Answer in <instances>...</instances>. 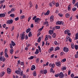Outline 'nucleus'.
I'll return each instance as SVG.
<instances>
[{
  "label": "nucleus",
  "mask_w": 78,
  "mask_h": 78,
  "mask_svg": "<svg viewBox=\"0 0 78 78\" xmlns=\"http://www.w3.org/2000/svg\"><path fill=\"white\" fill-rule=\"evenodd\" d=\"M63 51L66 52V53H68V51H69V48L66 47H64L63 49Z\"/></svg>",
  "instance_id": "f257e3e1"
},
{
  "label": "nucleus",
  "mask_w": 78,
  "mask_h": 78,
  "mask_svg": "<svg viewBox=\"0 0 78 78\" xmlns=\"http://www.w3.org/2000/svg\"><path fill=\"white\" fill-rule=\"evenodd\" d=\"M59 76V73H58L57 74H55V77H58V76Z\"/></svg>",
  "instance_id": "864d4df0"
},
{
  "label": "nucleus",
  "mask_w": 78,
  "mask_h": 78,
  "mask_svg": "<svg viewBox=\"0 0 78 78\" xmlns=\"http://www.w3.org/2000/svg\"><path fill=\"white\" fill-rule=\"evenodd\" d=\"M75 48L76 50H78V45H75Z\"/></svg>",
  "instance_id": "c03bdc74"
},
{
  "label": "nucleus",
  "mask_w": 78,
  "mask_h": 78,
  "mask_svg": "<svg viewBox=\"0 0 78 78\" xmlns=\"http://www.w3.org/2000/svg\"><path fill=\"white\" fill-rule=\"evenodd\" d=\"M64 76H65L66 78H67V74L65 73L64 74Z\"/></svg>",
  "instance_id": "49530a36"
},
{
  "label": "nucleus",
  "mask_w": 78,
  "mask_h": 78,
  "mask_svg": "<svg viewBox=\"0 0 78 78\" xmlns=\"http://www.w3.org/2000/svg\"><path fill=\"white\" fill-rule=\"evenodd\" d=\"M13 22V20H10L9 21H7L6 22L7 24H11Z\"/></svg>",
  "instance_id": "39448f33"
},
{
  "label": "nucleus",
  "mask_w": 78,
  "mask_h": 78,
  "mask_svg": "<svg viewBox=\"0 0 78 78\" xmlns=\"http://www.w3.org/2000/svg\"><path fill=\"white\" fill-rule=\"evenodd\" d=\"M75 58H78V55L77 54H76L75 55Z\"/></svg>",
  "instance_id": "e2e57ef3"
},
{
  "label": "nucleus",
  "mask_w": 78,
  "mask_h": 78,
  "mask_svg": "<svg viewBox=\"0 0 78 78\" xmlns=\"http://www.w3.org/2000/svg\"><path fill=\"white\" fill-rule=\"evenodd\" d=\"M55 6H56V7H58L59 6V3H58V2H57L56 3V4L55 5Z\"/></svg>",
  "instance_id": "3c124183"
},
{
  "label": "nucleus",
  "mask_w": 78,
  "mask_h": 78,
  "mask_svg": "<svg viewBox=\"0 0 78 78\" xmlns=\"http://www.w3.org/2000/svg\"><path fill=\"white\" fill-rule=\"evenodd\" d=\"M35 54H37L39 53V50L37 49L36 52H35Z\"/></svg>",
  "instance_id": "c756f323"
},
{
  "label": "nucleus",
  "mask_w": 78,
  "mask_h": 78,
  "mask_svg": "<svg viewBox=\"0 0 78 78\" xmlns=\"http://www.w3.org/2000/svg\"><path fill=\"white\" fill-rule=\"evenodd\" d=\"M59 77L60 78H64V74L62 72H61L59 73Z\"/></svg>",
  "instance_id": "7ed1b4c3"
},
{
  "label": "nucleus",
  "mask_w": 78,
  "mask_h": 78,
  "mask_svg": "<svg viewBox=\"0 0 78 78\" xmlns=\"http://www.w3.org/2000/svg\"><path fill=\"white\" fill-rule=\"evenodd\" d=\"M38 20H39V18H37L35 20V22H37Z\"/></svg>",
  "instance_id": "c9c22d12"
},
{
  "label": "nucleus",
  "mask_w": 78,
  "mask_h": 78,
  "mask_svg": "<svg viewBox=\"0 0 78 78\" xmlns=\"http://www.w3.org/2000/svg\"><path fill=\"white\" fill-rule=\"evenodd\" d=\"M64 70H66V67L65 66L63 67V68L62 69V71H64Z\"/></svg>",
  "instance_id": "f704fd0d"
},
{
  "label": "nucleus",
  "mask_w": 78,
  "mask_h": 78,
  "mask_svg": "<svg viewBox=\"0 0 78 78\" xmlns=\"http://www.w3.org/2000/svg\"><path fill=\"white\" fill-rule=\"evenodd\" d=\"M15 73H17V74H19L20 73V71L19 70H17L15 72Z\"/></svg>",
  "instance_id": "2f4dec72"
},
{
  "label": "nucleus",
  "mask_w": 78,
  "mask_h": 78,
  "mask_svg": "<svg viewBox=\"0 0 78 78\" xmlns=\"http://www.w3.org/2000/svg\"><path fill=\"white\" fill-rule=\"evenodd\" d=\"M48 36L47 35H46V38H45V39L44 40L45 41H47L48 40Z\"/></svg>",
  "instance_id": "7c9ffc66"
},
{
  "label": "nucleus",
  "mask_w": 78,
  "mask_h": 78,
  "mask_svg": "<svg viewBox=\"0 0 78 78\" xmlns=\"http://www.w3.org/2000/svg\"><path fill=\"white\" fill-rule=\"evenodd\" d=\"M49 14V10H48V11L47 12H46V13L44 14V15L45 16L46 15H48Z\"/></svg>",
  "instance_id": "cd10ccee"
},
{
  "label": "nucleus",
  "mask_w": 78,
  "mask_h": 78,
  "mask_svg": "<svg viewBox=\"0 0 78 78\" xmlns=\"http://www.w3.org/2000/svg\"><path fill=\"white\" fill-rule=\"evenodd\" d=\"M33 75L34 76H36L37 74H36V72L35 71L34 72Z\"/></svg>",
  "instance_id": "ea45409f"
},
{
  "label": "nucleus",
  "mask_w": 78,
  "mask_h": 78,
  "mask_svg": "<svg viewBox=\"0 0 78 78\" xmlns=\"http://www.w3.org/2000/svg\"><path fill=\"white\" fill-rule=\"evenodd\" d=\"M5 17V14L3 13L1 14V17Z\"/></svg>",
  "instance_id": "bb28decb"
},
{
  "label": "nucleus",
  "mask_w": 78,
  "mask_h": 78,
  "mask_svg": "<svg viewBox=\"0 0 78 78\" xmlns=\"http://www.w3.org/2000/svg\"><path fill=\"white\" fill-rule=\"evenodd\" d=\"M62 61L63 62H66V58H64V59H62Z\"/></svg>",
  "instance_id": "13d9d810"
},
{
  "label": "nucleus",
  "mask_w": 78,
  "mask_h": 78,
  "mask_svg": "<svg viewBox=\"0 0 78 78\" xmlns=\"http://www.w3.org/2000/svg\"><path fill=\"white\" fill-rule=\"evenodd\" d=\"M55 64L54 63H53L52 65V66H51V68L52 69H54V68H55Z\"/></svg>",
  "instance_id": "b1692460"
},
{
  "label": "nucleus",
  "mask_w": 78,
  "mask_h": 78,
  "mask_svg": "<svg viewBox=\"0 0 78 78\" xmlns=\"http://www.w3.org/2000/svg\"><path fill=\"white\" fill-rule=\"evenodd\" d=\"M10 17H14V14H11L10 15Z\"/></svg>",
  "instance_id": "37998d69"
},
{
  "label": "nucleus",
  "mask_w": 78,
  "mask_h": 78,
  "mask_svg": "<svg viewBox=\"0 0 78 78\" xmlns=\"http://www.w3.org/2000/svg\"><path fill=\"white\" fill-rule=\"evenodd\" d=\"M71 76L72 78H73V76H74V74H73V73L71 75Z\"/></svg>",
  "instance_id": "774afa93"
},
{
  "label": "nucleus",
  "mask_w": 78,
  "mask_h": 78,
  "mask_svg": "<svg viewBox=\"0 0 78 78\" xmlns=\"http://www.w3.org/2000/svg\"><path fill=\"white\" fill-rule=\"evenodd\" d=\"M41 73L42 74L44 73V74H46L47 73V70H44V71L43 70H41Z\"/></svg>",
  "instance_id": "423d86ee"
},
{
  "label": "nucleus",
  "mask_w": 78,
  "mask_h": 78,
  "mask_svg": "<svg viewBox=\"0 0 78 78\" xmlns=\"http://www.w3.org/2000/svg\"><path fill=\"white\" fill-rule=\"evenodd\" d=\"M35 69H36V67H35V66H34V65H33L31 66V70H34Z\"/></svg>",
  "instance_id": "9b49d317"
},
{
  "label": "nucleus",
  "mask_w": 78,
  "mask_h": 78,
  "mask_svg": "<svg viewBox=\"0 0 78 78\" xmlns=\"http://www.w3.org/2000/svg\"><path fill=\"white\" fill-rule=\"evenodd\" d=\"M30 30H31V29H30V28H29V29H27L26 30V33H29V32H30Z\"/></svg>",
  "instance_id": "412c9836"
},
{
  "label": "nucleus",
  "mask_w": 78,
  "mask_h": 78,
  "mask_svg": "<svg viewBox=\"0 0 78 78\" xmlns=\"http://www.w3.org/2000/svg\"><path fill=\"white\" fill-rule=\"evenodd\" d=\"M3 55V52H1L0 53V56H2Z\"/></svg>",
  "instance_id": "6e6d98bb"
},
{
  "label": "nucleus",
  "mask_w": 78,
  "mask_h": 78,
  "mask_svg": "<svg viewBox=\"0 0 78 78\" xmlns=\"http://www.w3.org/2000/svg\"><path fill=\"white\" fill-rule=\"evenodd\" d=\"M50 72H52L53 73H55V71H53V69L51 68L50 69Z\"/></svg>",
  "instance_id": "393cba45"
},
{
  "label": "nucleus",
  "mask_w": 78,
  "mask_h": 78,
  "mask_svg": "<svg viewBox=\"0 0 78 78\" xmlns=\"http://www.w3.org/2000/svg\"><path fill=\"white\" fill-rule=\"evenodd\" d=\"M60 28H61L60 26H55V28L56 30H59V29H60Z\"/></svg>",
  "instance_id": "a211bd4d"
},
{
  "label": "nucleus",
  "mask_w": 78,
  "mask_h": 78,
  "mask_svg": "<svg viewBox=\"0 0 78 78\" xmlns=\"http://www.w3.org/2000/svg\"><path fill=\"white\" fill-rule=\"evenodd\" d=\"M49 34L51 35L52 34H53V33H54V31H53V30H49Z\"/></svg>",
  "instance_id": "f8f14e48"
},
{
  "label": "nucleus",
  "mask_w": 78,
  "mask_h": 78,
  "mask_svg": "<svg viewBox=\"0 0 78 78\" xmlns=\"http://www.w3.org/2000/svg\"><path fill=\"white\" fill-rule=\"evenodd\" d=\"M65 16L66 18H69L70 17L69 13H66L65 15Z\"/></svg>",
  "instance_id": "4468645a"
},
{
  "label": "nucleus",
  "mask_w": 78,
  "mask_h": 78,
  "mask_svg": "<svg viewBox=\"0 0 78 78\" xmlns=\"http://www.w3.org/2000/svg\"><path fill=\"white\" fill-rule=\"evenodd\" d=\"M58 15L60 17H62L63 16V15L62 14H58Z\"/></svg>",
  "instance_id": "5fc2aeb1"
},
{
  "label": "nucleus",
  "mask_w": 78,
  "mask_h": 78,
  "mask_svg": "<svg viewBox=\"0 0 78 78\" xmlns=\"http://www.w3.org/2000/svg\"><path fill=\"white\" fill-rule=\"evenodd\" d=\"M28 36L29 37H31V36H32V34H31V33L30 32L29 33V34H28Z\"/></svg>",
  "instance_id": "58836bf2"
},
{
  "label": "nucleus",
  "mask_w": 78,
  "mask_h": 78,
  "mask_svg": "<svg viewBox=\"0 0 78 78\" xmlns=\"http://www.w3.org/2000/svg\"><path fill=\"white\" fill-rule=\"evenodd\" d=\"M76 8H73L72 9V11H73V12L76 11Z\"/></svg>",
  "instance_id": "a19ab883"
},
{
  "label": "nucleus",
  "mask_w": 78,
  "mask_h": 78,
  "mask_svg": "<svg viewBox=\"0 0 78 78\" xmlns=\"http://www.w3.org/2000/svg\"><path fill=\"white\" fill-rule=\"evenodd\" d=\"M43 28H44V26H42L41 28L39 29L38 30L39 31H41L43 29Z\"/></svg>",
  "instance_id": "473e14b6"
},
{
  "label": "nucleus",
  "mask_w": 78,
  "mask_h": 78,
  "mask_svg": "<svg viewBox=\"0 0 78 78\" xmlns=\"http://www.w3.org/2000/svg\"><path fill=\"white\" fill-rule=\"evenodd\" d=\"M64 53L62 52H61L60 54V56H62V55H63V54Z\"/></svg>",
  "instance_id": "0e129e2a"
},
{
  "label": "nucleus",
  "mask_w": 78,
  "mask_h": 78,
  "mask_svg": "<svg viewBox=\"0 0 78 78\" xmlns=\"http://www.w3.org/2000/svg\"><path fill=\"white\" fill-rule=\"evenodd\" d=\"M7 72L9 74H10L11 73V69L9 68H8L7 69Z\"/></svg>",
  "instance_id": "6e6552de"
},
{
  "label": "nucleus",
  "mask_w": 78,
  "mask_h": 78,
  "mask_svg": "<svg viewBox=\"0 0 78 78\" xmlns=\"http://www.w3.org/2000/svg\"><path fill=\"white\" fill-rule=\"evenodd\" d=\"M54 44H55V45H58V42H57V41H55L54 42Z\"/></svg>",
  "instance_id": "603ef678"
},
{
  "label": "nucleus",
  "mask_w": 78,
  "mask_h": 78,
  "mask_svg": "<svg viewBox=\"0 0 78 78\" xmlns=\"http://www.w3.org/2000/svg\"><path fill=\"white\" fill-rule=\"evenodd\" d=\"M50 19L51 22H53V20H54V18L53 17V16H51L50 17Z\"/></svg>",
  "instance_id": "1a4fd4ad"
},
{
  "label": "nucleus",
  "mask_w": 78,
  "mask_h": 78,
  "mask_svg": "<svg viewBox=\"0 0 78 78\" xmlns=\"http://www.w3.org/2000/svg\"><path fill=\"white\" fill-rule=\"evenodd\" d=\"M15 20L16 21H17V20H19V18L18 17L16 18H15Z\"/></svg>",
  "instance_id": "bf43d9fd"
},
{
  "label": "nucleus",
  "mask_w": 78,
  "mask_h": 78,
  "mask_svg": "<svg viewBox=\"0 0 78 78\" xmlns=\"http://www.w3.org/2000/svg\"><path fill=\"white\" fill-rule=\"evenodd\" d=\"M3 58H4V57L2 56L0 58V61H2L3 60Z\"/></svg>",
  "instance_id": "79ce46f5"
},
{
  "label": "nucleus",
  "mask_w": 78,
  "mask_h": 78,
  "mask_svg": "<svg viewBox=\"0 0 78 78\" xmlns=\"http://www.w3.org/2000/svg\"><path fill=\"white\" fill-rule=\"evenodd\" d=\"M49 50L50 51H53V47H51L50 48V49H49Z\"/></svg>",
  "instance_id": "a18cd8bd"
},
{
  "label": "nucleus",
  "mask_w": 78,
  "mask_h": 78,
  "mask_svg": "<svg viewBox=\"0 0 78 78\" xmlns=\"http://www.w3.org/2000/svg\"><path fill=\"white\" fill-rule=\"evenodd\" d=\"M34 58V56H31L30 57L28 58V59H33Z\"/></svg>",
  "instance_id": "72a5a7b5"
},
{
  "label": "nucleus",
  "mask_w": 78,
  "mask_h": 78,
  "mask_svg": "<svg viewBox=\"0 0 78 78\" xmlns=\"http://www.w3.org/2000/svg\"><path fill=\"white\" fill-rule=\"evenodd\" d=\"M8 52V49H5V53H7Z\"/></svg>",
  "instance_id": "de8ad7c7"
},
{
  "label": "nucleus",
  "mask_w": 78,
  "mask_h": 78,
  "mask_svg": "<svg viewBox=\"0 0 78 78\" xmlns=\"http://www.w3.org/2000/svg\"><path fill=\"white\" fill-rule=\"evenodd\" d=\"M10 47L11 49H12V45L11 43L10 44Z\"/></svg>",
  "instance_id": "052dcab7"
},
{
  "label": "nucleus",
  "mask_w": 78,
  "mask_h": 78,
  "mask_svg": "<svg viewBox=\"0 0 78 78\" xmlns=\"http://www.w3.org/2000/svg\"><path fill=\"white\" fill-rule=\"evenodd\" d=\"M11 44L12 45V46H15L16 45V43L14 42H13L12 41H11Z\"/></svg>",
  "instance_id": "f3484780"
},
{
  "label": "nucleus",
  "mask_w": 78,
  "mask_h": 78,
  "mask_svg": "<svg viewBox=\"0 0 78 78\" xmlns=\"http://www.w3.org/2000/svg\"><path fill=\"white\" fill-rule=\"evenodd\" d=\"M25 35L24 34H22L21 38L22 39H25Z\"/></svg>",
  "instance_id": "2eb2a0df"
},
{
  "label": "nucleus",
  "mask_w": 78,
  "mask_h": 78,
  "mask_svg": "<svg viewBox=\"0 0 78 78\" xmlns=\"http://www.w3.org/2000/svg\"><path fill=\"white\" fill-rule=\"evenodd\" d=\"M56 4V3L55 2V1H53L50 3L49 4V6L51 7V8H52L53 7V5H55Z\"/></svg>",
  "instance_id": "20e7f679"
},
{
  "label": "nucleus",
  "mask_w": 78,
  "mask_h": 78,
  "mask_svg": "<svg viewBox=\"0 0 78 78\" xmlns=\"http://www.w3.org/2000/svg\"><path fill=\"white\" fill-rule=\"evenodd\" d=\"M60 48L59 47H57L55 48V51H56L57 50H59Z\"/></svg>",
  "instance_id": "4be33fe9"
},
{
  "label": "nucleus",
  "mask_w": 78,
  "mask_h": 78,
  "mask_svg": "<svg viewBox=\"0 0 78 78\" xmlns=\"http://www.w3.org/2000/svg\"><path fill=\"white\" fill-rule=\"evenodd\" d=\"M71 47L72 49H73L75 48V45L73 43L71 44Z\"/></svg>",
  "instance_id": "5701e85b"
},
{
  "label": "nucleus",
  "mask_w": 78,
  "mask_h": 78,
  "mask_svg": "<svg viewBox=\"0 0 78 78\" xmlns=\"http://www.w3.org/2000/svg\"><path fill=\"white\" fill-rule=\"evenodd\" d=\"M75 39L76 40L77 39H78V34L77 33L76 34V37L75 38Z\"/></svg>",
  "instance_id": "6ab92c4d"
},
{
  "label": "nucleus",
  "mask_w": 78,
  "mask_h": 78,
  "mask_svg": "<svg viewBox=\"0 0 78 78\" xmlns=\"http://www.w3.org/2000/svg\"><path fill=\"white\" fill-rule=\"evenodd\" d=\"M76 0H73L72 1V3H73V5H74V4H75V1Z\"/></svg>",
  "instance_id": "4d7b16f0"
},
{
  "label": "nucleus",
  "mask_w": 78,
  "mask_h": 78,
  "mask_svg": "<svg viewBox=\"0 0 78 78\" xmlns=\"http://www.w3.org/2000/svg\"><path fill=\"white\" fill-rule=\"evenodd\" d=\"M14 51L13 49H11L10 50V52L11 54H12L13 53Z\"/></svg>",
  "instance_id": "c85d7f7f"
},
{
  "label": "nucleus",
  "mask_w": 78,
  "mask_h": 78,
  "mask_svg": "<svg viewBox=\"0 0 78 78\" xmlns=\"http://www.w3.org/2000/svg\"><path fill=\"white\" fill-rule=\"evenodd\" d=\"M21 66H23L24 65V62H22L21 63Z\"/></svg>",
  "instance_id": "680f3d73"
},
{
  "label": "nucleus",
  "mask_w": 78,
  "mask_h": 78,
  "mask_svg": "<svg viewBox=\"0 0 78 78\" xmlns=\"http://www.w3.org/2000/svg\"><path fill=\"white\" fill-rule=\"evenodd\" d=\"M41 37H39L38 40V42H41Z\"/></svg>",
  "instance_id": "e433bc0d"
},
{
  "label": "nucleus",
  "mask_w": 78,
  "mask_h": 78,
  "mask_svg": "<svg viewBox=\"0 0 78 78\" xmlns=\"http://www.w3.org/2000/svg\"><path fill=\"white\" fill-rule=\"evenodd\" d=\"M21 73H20V74L21 75H23V71L22 70H21V71H20Z\"/></svg>",
  "instance_id": "338daca9"
},
{
  "label": "nucleus",
  "mask_w": 78,
  "mask_h": 78,
  "mask_svg": "<svg viewBox=\"0 0 78 78\" xmlns=\"http://www.w3.org/2000/svg\"><path fill=\"white\" fill-rule=\"evenodd\" d=\"M65 34H68V33H70V30H65L64 31Z\"/></svg>",
  "instance_id": "9d476101"
},
{
  "label": "nucleus",
  "mask_w": 78,
  "mask_h": 78,
  "mask_svg": "<svg viewBox=\"0 0 78 78\" xmlns=\"http://www.w3.org/2000/svg\"><path fill=\"white\" fill-rule=\"evenodd\" d=\"M25 16L24 15H21L20 17V19H25Z\"/></svg>",
  "instance_id": "aec40b11"
},
{
  "label": "nucleus",
  "mask_w": 78,
  "mask_h": 78,
  "mask_svg": "<svg viewBox=\"0 0 78 78\" xmlns=\"http://www.w3.org/2000/svg\"><path fill=\"white\" fill-rule=\"evenodd\" d=\"M48 22L47 21H46L44 23V25H47V24H48Z\"/></svg>",
  "instance_id": "8fccbe9b"
},
{
  "label": "nucleus",
  "mask_w": 78,
  "mask_h": 78,
  "mask_svg": "<svg viewBox=\"0 0 78 78\" xmlns=\"http://www.w3.org/2000/svg\"><path fill=\"white\" fill-rule=\"evenodd\" d=\"M3 28H5L6 27V24H4L2 25Z\"/></svg>",
  "instance_id": "69168bd1"
},
{
  "label": "nucleus",
  "mask_w": 78,
  "mask_h": 78,
  "mask_svg": "<svg viewBox=\"0 0 78 78\" xmlns=\"http://www.w3.org/2000/svg\"><path fill=\"white\" fill-rule=\"evenodd\" d=\"M39 58H37L36 59V63H37V64H38V63H39Z\"/></svg>",
  "instance_id": "a878e982"
},
{
  "label": "nucleus",
  "mask_w": 78,
  "mask_h": 78,
  "mask_svg": "<svg viewBox=\"0 0 78 78\" xmlns=\"http://www.w3.org/2000/svg\"><path fill=\"white\" fill-rule=\"evenodd\" d=\"M4 2H5V1L4 0L0 1V4H2V3H4Z\"/></svg>",
  "instance_id": "09e8293b"
},
{
  "label": "nucleus",
  "mask_w": 78,
  "mask_h": 78,
  "mask_svg": "<svg viewBox=\"0 0 78 78\" xmlns=\"http://www.w3.org/2000/svg\"><path fill=\"white\" fill-rule=\"evenodd\" d=\"M4 75H5V73L4 72H2L0 74V76H1V77H2Z\"/></svg>",
  "instance_id": "ddd939ff"
},
{
  "label": "nucleus",
  "mask_w": 78,
  "mask_h": 78,
  "mask_svg": "<svg viewBox=\"0 0 78 78\" xmlns=\"http://www.w3.org/2000/svg\"><path fill=\"white\" fill-rule=\"evenodd\" d=\"M56 37V34L55 33H54L52 36V37L55 38Z\"/></svg>",
  "instance_id": "dca6fc26"
},
{
  "label": "nucleus",
  "mask_w": 78,
  "mask_h": 78,
  "mask_svg": "<svg viewBox=\"0 0 78 78\" xmlns=\"http://www.w3.org/2000/svg\"><path fill=\"white\" fill-rule=\"evenodd\" d=\"M57 24L58 25H64V22L61 21H57Z\"/></svg>",
  "instance_id": "0eeeda50"
},
{
  "label": "nucleus",
  "mask_w": 78,
  "mask_h": 78,
  "mask_svg": "<svg viewBox=\"0 0 78 78\" xmlns=\"http://www.w3.org/2000/svg\"><path fill=\"white\" fill-rule=\"evenodd\" d=\"M55 64L57 66L61 67V62L60 61L57 62L55 63Z\"/></svg>",
  "instance_id": "f03ea898"
},
{
  "label": "nucleus",
  "mask_w": 78,
  "mask_h": 78,
  "mask_svg": "<svg viewBox=\"0 0 78 78\" xmlns=\"http://www.w3.org/2000/svg\"><path fill=\"white\" fill-rule=\"evenodd\" d=\"M5 56L6 58H9V57L8 55V54H7V53H5Z\"/></svg>",
  "instance_id": "4c0bfd02"
}]
</instances>
